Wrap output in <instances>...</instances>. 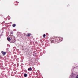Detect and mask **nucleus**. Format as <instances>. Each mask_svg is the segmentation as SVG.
<instances>
[{"mask_svg":"<svg viewBox=\"0 0 78 78\" xmlns=\"http://www.w3.org/2000/svg\"><path fill=\"white\" fill-rule=\"evenodd\" d=\"M28 70H29V71H30H30H31L32 70V68H29L28 69Z\"/></svg>","mask_w":78,"mask_h":78,"instance_id":"obj_1","label":"nucleus"},{"mask_svg":"<svg viewBox=\"0 0 78 78\" xmlns=\"http://www.w3.org/2000/svg\"><path fill=\"white\" fill-rule=\"evenodd\" d=\"M2 53L3 55H5L6 54V52H3V51H2Z\"/></svg>","mask_w":78,"mask_h":78,"instance_id":"obj_2","label":"nucleus"},{"mask_svg":"<svg viewBox=\"0 0 78 78\" xmlns=\"http://www.w3.org/2000/svg\"><path fill=\"white\" fill-rule=\"evenodd\" d=\"M7 40L8 41H11V38H8Z\"/></svg>","mask_w":78,"mask_h":78,"instance_id":"obj_3","label":"nucleus"},{"mask_svg":"<svg viewBox=\"0 0 78 78\" xmlns=\"http://www.w3.org/2000/svg\"><path fill=\"white\" fill-rule=\"evenodd\" d=\"M24 76L25 77H27V74H24Z\"/></svg>","mask_w":78,"mask_h":78,"instance_id":"obj_4","label":"nucleus"},{"mask_svg":"<svg viewBox=\"0 0 78 78\" xmlns=\"http://www.w3.org/2000/svg\"><path fill=\"white\" fill-rule=\"evenodd\" d=\"M12 26L13 27H16V24H13Z\"/></svg>","mask_w":78,"mask_h":78,"instance_id":"obj_5","label":"nucleus"},{"mask_svg":"<svg viewBox=\"0 0 78 78\" xmlns=\"http://www.w3.org/2000/svg\"><path fill=\"white\" fill-rule=\"evenodd\" d=\"M45 34H44V35H43V37H45Z\"/></svg>","mask_w":78,"mask_h":78,"instance_id":"obj_6","label":"nucleus"},{"mask_svg":"<svg viewBox=\"0 0 78 78\" xmlns=\"http://www.w3.org/2000/svg\"><path fill=\"white\" fill-rule=\"evenodd\" d=\"M73 76H70V77L69 78H73Z\"/></svg>","mask_w":78,"mask_h":78,"instance_id":"obj_7","label":"nucleus"},{"mask_svg":"<svg viewBox=\"0 0 78 78\" xmlns=\"http://www.w3.org/2000/svg\"><path fill=\"white\" fill-rule=\"evenodd\" d=\"M27 36H30V34H29L27 35Z\"/></svg>","mask_w":78,"mask_h":78,"instance_id":"obj_8","label":"nucleus"},{"mask_svg":"<svg viewBox=\"0 0 78 78\" xmlns=\"http://www.w3.org/2000/svg\"><path fill=\"white\" fill-rule=\"evenodd\" d=\"M76 78H78V75L76 76Z\"/></svg>","mask_w":78,"mask_h":78,"instance_id":"obj_9","label":"nucleus"}]
</instances>
